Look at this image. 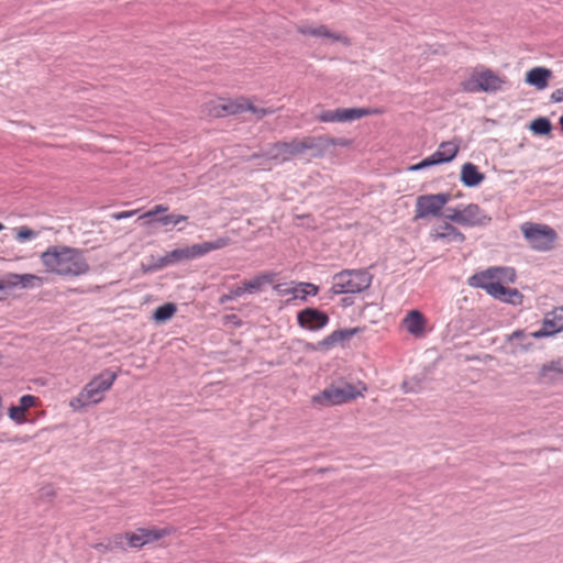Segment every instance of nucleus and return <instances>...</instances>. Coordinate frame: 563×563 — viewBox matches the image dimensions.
<instances>
[{"mask_svg": "<svg viewBox=\"0 0 563 563\" xmlns=\"http://www.w3.org/2000/svg\"><path fill=\"white\" fill-rule=\"evenodd\" d=\"M136 213H137V210L121 211V212L112 213L111 218L114 220H122V219H128Z\"/></svg>", "mask_w": 563, "mask_h": 563, "instance_id": "nucleus-44", "label": "nucleus"}, {"mask_svg": "<svg viewBox=\"0 0 563 563\" xmlns=\"http://www.w3.org/2000/svg\"><path fill=\"white\" fill-rule=\"evenodd\" d=\"M552 125L548 118H538L530 124V130L538 135H545L551 132Z\"/></svg>", "mask_w": 563, "mask_h": 563, "instance_id": "nucleus-33", "label": "nucleus"}, {"mask_svg": "<svg viewBox=\"0 0 563 563\" xmlns=\"http://www.w3.org/2000/svg\"><path fill=\"white\" fill-rule=\"evenodd\" d=\"M36 398L32 395H24L20 398L18 406H12L9 409V417L16 421L21 422L24 419V412L35 405Z\"/></svg>", "mask_w": 563, "mask_h": 563, "instance_id": "nucleus-27", "label": "nucleus"}, {"mask_svg": "<svg viewBox=\"0 0 563 563\" xmlns=\"http://www.w3.org/2000/svg\"><path fill=\"white\" fill-rule=\"evenodd\" d=\"M421 379L412 377L409 380L402 383V389L405 393H418L421 390Z\"/></svg>", "mask_w": 563, "mask_h": 563, "instance_id": "nucleus-38", "label": "nucleus"}, {"mask_svg": "<svg viewBox=\"0 0 563 563\" xmlns=\"http://www.w3.org/2000/svg\"><path fill=\"white\" fill-rule=\"evenodd\" d=\"M274 288L280 296L291 295L292 299L301 300H306L308 296H316L319 291L318 286L311 283H298L295 286L277 284Z\"/></svg>", "mask_w": 563, "mask_h": 563, "instance_id": "nucleus-15", "label": "nucleus"}, {"mask_svg": "<svg viewBox=\"0 0 563 563\" xmlns=\"http://www.w3.org/2000/svg\"><path fill=\"white\" fill-rule=\"evenodd\" d=\"M459 150V144L454 142H442L438 150L433 153V156L440 164L449 163L456 156Z\"/></svg>", "mask_w": 563, "mask_h": 563, "instance_id": "nucleus-28", "label": "nucleus"}, {"mask_svg": "<svg viewBox=\"0 0 563 563\" xmlns=\"http://www.w3.org/2000/svg\"><path fill=\"white\" fill-rule=\"evenodd\" d=\"M357 332V328L335 330L331 334L325 336L322 341H320L319 345L325 349L334 346L338 343L351 340Z\"/></svg>", "mask_w": 563, "mask_h": 563, "instance_id": "nucleus-25", "label": "nucleus"}, {"mask_svg": "<svg viewBox=\"0 0 563 563\" xmlns=\"http://www.w3.org/2000/svg\"><path fill=\"white\" fill-rule=\"evenodd\" d=\"M243 296V292H242V289L239 286H235V287H232L228 294H224L221 296L220 298V302L221 303H224L227 301H232V300H235L236 298Z\"/></svg>", "mask_w": 563, "mask_h": 563, "instance_id": "nucleus-41", "label": "nucleus"}, {"mask_svg": "<svg viewBox=\"0 0 563 563\" xmlns=\"http://www.w3.org/2000/svg\"><path fill=\"white\" fill-rule=\"evenodd\" d=\"M298 153L302 154L307 151L316 152L320 154L322 150L329 144L327 139L323 137H303L295 139Z\"/></svg>", "mask_w": 563, "mask_h": 563, "instance_id": "nucleus-26", "label": "nucleus"}, {"mask_svg": "<svg viewBox=\"0 0 563 563\" xmlns=\"http://www.w3.org/2000/svg\"><path fill=\"white\" fill-rule=\"evenodd\" d=\"M297 320L301 328L310 331H317L328 324L329 317L327 313L316 308H306L298 312Z\"/></svg>", "mask_w": 563, "mask_h": 563, "instance_id": "nucleus-12", "label": "nucleus"}, {"mask_svg": "<svg viewBox=\"0 0 563 563\" xmlns=\"http://www.w3.org/2000/svg\"><path fill=\"white\" fill-rule=\"evenodd\" d=\"M297 31L302 35L320 37L329 42H340L345 46L350 45V41L346 36L341 33L332 32L325 25H300L297 27Z\"/></svg>", "mask_w": 563, "mask_h": 563, "instance_id": "nucleus-14", "label": "nucleus"}, {"mask_svg": "<svg viewBox=\"0 0 563 563\" xmlns=\"http://www.w3.org/2000/svg\"><path fill=\"white\" fill-rule=\"evenodd\" d=\"M485 179V175L473 163H465L461 169V181L465 187H477Z\"/></svg>", "mask_w": 563, "mask_h": 563, "instance_id": "nucleus-24", "label": "nucleus"}, {"mask_svg": "<svg viewBox=\"0 0 563 563\" xmlns=\"http://www.w3.org/2000/svg\"><path fill=\"white\" fill-rule=\"evenodd\" d=\"M168 254V257H169V261H170V264L174 265V264H177L179 262H183V261H189V252H188V247H181V249H176V250H173L170 252L167 253Z\"/></svg>", "mask_w": 563, "mask_h": 563, "instance_id": "nucleus-34", "label": "nucleus"}, {"mask_svg": "<svg viewBox=\"0 0 563 563\" xmlns=\"http://www.w3.org/2000/svg\"><path fill=\"white\" fill-rule=\"evenodd\" d=\"M405 329L415 336H421L424 333L426 319L418 310H411L402 320Z\"/></svg>", "mask_w": 563, "mask_h": 563, "instance_id": "nucleus-22", "label": "nucleus"}, {"mask_svg": "<svg viewBox=\"0 0 563 563\" xmlns=\"http://www.w3.org/2000/svg\"><path fill=\"white\" fill-rule=\"evenodd\" d=\"M506 298H511L515 300V303L517 302V299H520L521 298V294L517 290V295H512V294H506Z\"/></svg>", "mask_w": 563, "mask_h": 563, "instance_id": "nucleus-48", "label": "nucleus"}, {"mask_svg": "<svg viewBox=\"0 0 563 563\" xmlns=\"http://www.w3.org/2000/svg\"><path fill=\"white\" fill-rule=\"evenodd\" d=\"M560 124H561V128H562V131H563V114L560 118Z\"/></svg>", "mask_w": 563, "mask_h": 563, "instance_id": "nucleus-49", "label": "nucleus"}, {"mask_svg": "<svg viewBox=\"0 0 563 563\" xmlns=\"http://www.w3.org/2000/svg\"><path fill=\"white\" fill-rule=\"evenodd\" d=\"M563 377V361L555 360L545 363L539 371V379L543 383H554Z\"/></svg>", "mask_w": 563, "mask_h": 563, "instance_id": "nucleus-23", "label": "nucleus"}, {"mask_svg": "<svg viewBox=\"0 0 563 563\" xmlns=\"http://www.w3.org/2000/svg\"><path fill=\"white\" fill-rule=\"evenodd\" d=\"M170 265L168 254L166 253L164 256L157 257L153 261L152 269L158 271Z\"/></svg>", "mask_w": 563, "mask_h": 563, "instance_id": "nucleus-43", "label": "nucleus"}, {"mask_svg": "<svg viewBox=\"0 0 563 563\" xmlns=\"http://www.w3.org/2000/svg\"><path fill=\"white\" fill-rule=\"evenodd\" d=\"M362 396V391L350 383L330 385L317 395H313L311 402L319 408L338 406Z\"/></svg>", "mask_w": 563, "mask_h": 563, "instance_id": "nucleus-5", "label": "nucleus"}, {"mask_svg": "<svg viewBox=\"0 0 563 563\" xmlns=\"http://www.w3.org/2000/svg\"><path fill=\"white\" fill-rule=\"evenodd\" d=\"M371 111L365 108H338L334 110H323L317 114V120L320 122H351L358 120Z\"/></svg>", "mask_w": 563, "mask_h": 563, "instance_id": "nucleus-9", "label": "nucleus"}, {"mask_svg": "<svg viewBox=\"0 0 563 563\" xmlns=\"http://www.w3.org/2000/svg\"><path fill=\"white\" fill-rule=\"evenodd\" d=\"M505 81L490 70L474 74L462 86L466 92H495L501 89Z\"/></svg>", "mask_w": 563, "mask_h": 563, "instance_id": "nucleus-8", "label": "nucleus"}, {"mask_svg": "<svg viewBox=\"0 0 563 563\" xmlns=\"http://www.w3.org/2000/svg\"><path fill=\"white\" fill-rule=\"evenodd\" d=\"M551 100L553 102H562L563 101V88H559V89H555L552 93H551Z\"/></svg>", "mask_w": 563, "mask_h": 563, "instance_id": "nucleus-45", "label": "nucleus"}, {"mask_svg": "<svg viewBox=\"0 0 563 563\" xmlns=\"http://www.w3.org/2000/svg\"><path fill=\"white\" fill-rule=\"evenodd\" d=\"M165 534L159 529H137L134 532L126 533L128 544L131 548H142L143 545L161 539Z\"/></svg>", "mask_w": 563, "mask_h": 563, "instance_id": "nucleus-17", "label": "nucleus"}, {"mask_svg": "<svg viewBox=\"0 0 563 563\" xmlns=\"http://www.w3.org/2000/svg\"><path fill=\"white\" fill-rule=\"evenodd\" d=\"M373 276L366 269H343L332 277L333 295H355L368 289Z\"/></svg>", "mask_w": 563, "mask_h": 563, "instance_id": "nucleus-3", "label": "nucleus"}, {"mask_svg": "<svg viewBox=\"0 0 563 563\" xmlns=\"http://www.w3.org/2000/svg\"><path fill=\"white\" fill-rule=\"evenodd\" d=\"M438 164L440 163L434 158L433 154H431L430 156L422 159L420 163L409 166L408 170L417 172Z\"/></svg>", "mask_w": 563, "mask_h": 563, "instance_id": "nucleus-37", "label": "nucleus"}, {"mask_svg": "<svg viewBox=\"0 0 563 563\" xmlns=\"http://www.w3.org/2000/svg\"><path fill=\"white\" fill-rule=\"evenodd\" d=\"M432 241H444L446 243H463L465 235L449 222L435 225L430 231Z\"/></svg>", "mask_w": 563, "mask_h": 563, "instance_id": "nucleus-16", "label": "nucleus"}, {"mask_svg": "<svg viewBox=\"0 0 563 563\" xmlns=\"http://www.w3.org/2000/svg\"><path fill=\"white\" fill-rule=\"evenodd\" d=\"M5 282L9 285V289L22 288L32 289L41 287L43 285V278L34 274H5Z\"/></svg>", "mask_w": 563, "mask_h": 563, "instance_id": "nucleus-18", "label": "nucleus"}, {"mask_svg": "<svg viewBox=\"0 0 563 563\" xmlns=\"http://www.w3.org/2000/svg\"><path fill=\"white\" fill-rule=\"evenodd\" d=\"M166 211H168V206H165V205H156L153 209L146 211L145 213H143L140 219H150V218H154L156 217L157 214H161V213H165Z\"/></svg>", "mask_w": 563, "mask_h": 563, "instance_id": "nucleus-42", "label": "nucleus"}, {"mask_svg": "<svg viewBox=\"0 0 563 563\" xmlns=\"http://www.w3.org/2000/svg\"><path fill=\"white\" fill-rule=\"evenodd\" d=\"M4 228V225L2 223H0V231Z\"/></svg>", "mask_w": 563, "mask_h": 563, "instance_id": "nucleus-50", "label": "nucleus"}, {"mask_svg": "<svg viewBox=\"0 0 563 563\" xmlns=\"http://www.w3.org/2000/svg\"><path fill=\"white\" fill-rule=\"evenodd\" d=\"M128 543L126 533L125 534H115L108 539V549L114 551L117 549L125 550V544Z\"/></svg>", "mask_w": 563, "mask_h": 563, "instance_id": "nucleus-35", "label": "nucleus"}, {"mask_svg": "<svg viewBox=\"0 0 563 563\" xmlns=\"http://www.w3.org/2000/svg\"><path fill=\"white\" fill-rule=\"evenodd\" d=\"M36 232L26 228V227H22L20 229H18L16 231V240L20 241V242H24V241H27V240H32V239H35L36 238Z\"/></svg>", "mask_w": 563, "mask_h": 563, "instance_id": "nucleus-39", "label": "nucleus"}, {"mask_svg": "<svg viewBox=\"0 0 563 563\" xmlns=\"http://www.w3.org/2000/svg\"><path fill=\"white\" fill-rule=\"evenodd\" d=\"M42 264L48 273L64 277H77L89 272V264L82 251L65 246H49L41 254Z\"/></svg>", "mask_w": 563, "mask_h": 563, "instance_id": "nucleus-1", "label": "nucleus"}, {"mask_svg": "<svg viewBox=\"0 0 563 563\" xmlns=\"http://www.w3.org/2000/svg\"><path fill=\"white\" fill-rule=\"evenodd\" d=\"M273 282V276L269 274H263L260 276H256L255 278L251 280L243 282L240 287L242 289L243 295L249 292H255L261 290L262 286L265 284H271Z\"/></svg>", "mask_w": 563, "mask_h": 563, "instance_id": "nucleus-30", "label": "nucleus"}, {"mask_svg": "<svg viewBox=\"0 0 563 563\" xmlns=\"http://www.w3.org/2000/svg\"><path fill=\"white\" fill-rule=\"evenodd\" d=\"M115 379L117 374L114 372L110 369L103 371L86 384L77 397L70 400V407L74 410H80L86 406L99 404L103 399L104 393L112 387Z\"/></svg>", "mask_w": 563, "mask_h": 563, "instance_id": "nucleus-2", "label": "nucleus"}, {"mask_svg": "<svg viewBox=\"0 0 563 563\" xmlns=\"http://www.w3.org/2000/svg\"><path fill=\"white\" fill-rule=\"evenodd\" d=\"M444 219L448 221L461 224V208H448L445 213L443 214Z\"/></svg>", "mask_w": 563, "mask_h": 563, "instance_id": "nucleus-40", "label": "nucleus"}, {"mask_svg": "<svg viewBox=\"0 0 563 563\" xmlns=\"http://www.w3.org/2000/svg\"><path fill=\"white\" fill-rule=\"evenodd\" d=\"M485 290L487 291V294H489L496 299H500L509 303H515L514 299L506 298V294L517 295V289H511L503 286L500 284V279H496L494 283H489L488 287Z\"/></svg>", "mask_w": 563, "mask_h": 563, "instance_id": "nucleus-29", "label": "nucleus"}, {"mask_svg": "<svg viewBox=\"0 0 563 563\" xmlns=\"http://www.w3.org/2000/svg\"><path fill=\"white\" fill-rule=\"evenodd\" d=\"M531 338V333H526L523 330H516L508 336V341L518 342L517 349L519 351H528L532 346Z\"/></svg>", "mask_w": 563, "mask_h": 563, "instance_id": "nucleus-31", "label": "nucleus"}, {"mask_svg": "<svg viewBox=\"0 0 563 563\" xmlns=\"http://www.w3.org/2000/svg\"><path fill=\"white\" fill-rule=\"evenodd\" d=\"M515 276L514 269L507 267H489L484 272L474 274L468 279V284L476 288L486 289L489 283L496 279L509 278L512 280Z\"/></svg>", "mask_w": 563, "mask_h": 563, "instance_id": "nucleus-10", "label": "nucleus"}, {"mask_svg": "<svg viewBox=\"0 0 563 563\" xmlns=\"http://www.w3.org/2000/svg\"><path fill=\"white\" fill-rule=\"evenodd\" d=\"M521 233L529 246L537 252H549L554 249L558 240L556 231L548 224L525 222Z\"/></svg>", "mask_w": 563, "mask_h": 563, "instance_id": "nucleus-4", "label": "nucleus"}, {"mask_svg": "<svg viewBox=\"0 0 563 563\" xmlns=\"http://www.w3.org/2000/svg\"><path fill=\"white\" fill-rule=\"evenodd\" d=\"M92 548L102 553L111 551L110 549H108V541L92 544Z\"/></svg>", "mask_w": 563, "mask_h": 563, "instance_id": "nucleus-46", "label": "nucleus"}, {"mask_svg": "<svg viewBox=\"0 0 563 563\" xmlns=\"http://www.w3.org/2000/svg\"><path fill=\"white\" fill-rule=\"evenodd\" d=\"M176 305L173 302H167L156 308V310L153 313V319L156 322H165L169 320L176 313Z\"/></svg>", "mask_w": 563, "mask_h": 563, "instance_id": "nucleus-32", "label": "nucleus"}, {"mask_svg": "<svg viewBox=\"0 0 563 563\" xmlns=\"http://www.w3.org/2000/svg\"><path fill=\"white\" fill-rule=\"evenodd\" d=\"M563 330V306L554 308L544 316L542 327L538 331L531 332L534 339H541L554 335Z\"/></svg>", "mask_w": 563, "mask_h": 563, "instance_id": "nucleus-11", "label": "nucleus"}, {"mask_svg": "<svg viewBox=\"0 0 563 563\" xmlns=\"http://www.w3.org/2000/svg\"><path fill=\"white\" fill-rule=\"evenodd\" d=\"M187 219H188V217L183 216V214H166V216L157 218L156 221L163 225H168V224L176 225L183 221H186Z\"/></svg>", "mask_w": 563, "mask_h": 563, "instance_id": "nucleus-36", "label": "nucleus"}, {"mask_svg": "<svg viewBox=\"0 0 563 563\" xmlns=\"http://www.w3.org/2000/svg\"><path fill=\"white\" fill-rule=\"evenodd\" d=\"M5 289H9V285H7V282H5V275L0 279V291L1 290H5Z\"/></svg>", "mask_w": 563, "mask_h": 563, "instance_id": "nucleus-47", "label": "nucleus"}, {"mask_svg": "<svg viewBox=\"0 0 563 563\" xmlns=\"http://www.w3.org/2000/svg\"><path fill=\"white\" fill-rule=\"evenodd\" d=\"M553 73L545 67H533L526 74V82L533 86L538 90H543L548 87L549 80Z\"/></svg>", "mask_w": 563, "mask_h": 563, "instance_id": "nucleus-21", "label": "nucleus"}, {"mask_svg": "<svg viewBox=\"0 0 563 563\" xmlns=\"http://www.w3.org/2000/svg\"><path fill=\"white\" fill-rule=\"evenodd\" d=\"M295 155H299L295 140L290 142L275 143L269 147L267 152V156L269 158L278 159L282 162L289 161Z\"/></svg>", "mask_w": 563, "mask_h": 563, "instance_id": "nucleus-20", "label": "nucleus"}, {"mask_svg": "<svg viewBox=\"0 0 563 563\" xmlns=\"http://www.w3.org/2000/svg\"><path fill=\"white\" fill-rule=\"evenodd\" d=\"M448 192L421 195L416 199L415 219L429 217L439 218L442 216L443 207L450 201Z\"/></svg>", "mask_w": 563, "mask_h": 563, "instance_id": "nucleus-6", "label": "nucleus"}, {"mask_svg": "<svg viewBox=\"0 0 563 563\" xmlns=\"http://www.w3.org/2000/svg\"><path fill=\"white\" fill-rule=\"evenodd\" d=\"M230 242H231L230 238L220 236L213 241H208V242H203L200 244H194V245L187 246L188 252H189V258L190 260L198 258V257H201V256L210 253L211 251L223 249V247L228 246L230 244Z\"/></svg>", "mask_w": 563, "mask_h": 563, "instance_id": "nucleus-19", "label": "nucleus"}, {"mask_svg": "<svg viewBox=\"0 0 563 563\" xmlns=\"http://www.w3.org/2000/svg\"><path fill=\"white\" fill-rule=\"evenodd\" d=\"M461 216V225L468 228L485 227L492 221V218L476 203L463 206Z\"/></svg>", "mask_w": 563, "mask_h": 563, "instance_id": "nucleus-13", "label": "nucleus"}, {"mask_svg": "<svg viewBox=\"0 0 563 563\" xmlns=\"http://www.w3.org/2000/svg\"><path fill=\"white\" fill-rule=\"evenodd\" d=\"M244 111L253 112L258 119L274 112L273 109L258 108L252 104L249 99L240 98L234 101H227L213 104L209 113L213 117H224L229 114H239Z\"/></svg>", "mask_w": 563, "mask_h": 563, "instance_id": "nucleus-7", "label": "nucleus"}]
</instances>
